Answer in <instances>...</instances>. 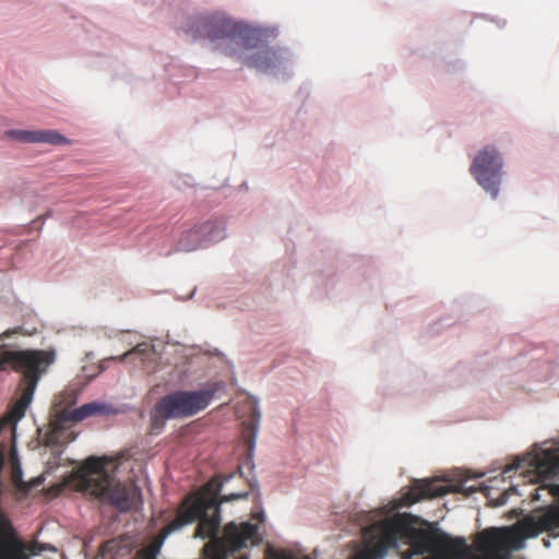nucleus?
Wrapping results in <instances>:
<instances>
[{
    "label": "nucleus",
    "instance_id": "nucleus-1",
    "mask_svg": "<svg viewBox=\"0 0 559 559\" xmlns=\"http://www.w3.org/2000/svg\"><path fill=\"white\" fill-rule=\"evenodd\" d=\"M523 469L531 475L530 483H542L530 492L532 501L542 500L543 492L552 497L555 502L533 510L511 527L489 528L480 532L476 538L477 549L489 557L508 556L512 550L524 547L526 538L547 533L548 537L559 538V484H544L546 479L559 474V448H535L524 457L516 460L510 469Z\"/></svg>",
    "mask_w": 559,
    "mask_h": 559
},
{
    "label": "nucleus",
    "instance_id": "nucleus-2",
    "mask_svg": "<svg viewBox=\"0 0 559 559\" xmlns=\"http://www.w3.org/2000/svg\"><path fill=\"white\" fill-rule=\"evenodd\" d=\"M403 537L412 538L408 556L403 559L426 554L423 559H463L468 554L465 538H453L440 530H415L407 515L395 514L362 527L361 542L348 559H384Z\"/></svg>",
    "mask_w": 559,
    "mask_h": 559
},
{
    "label": "nucleus",
    "instance_id": "nucleus-3",
    "mask_svg": "<svg viewBox=\"0 0 559 559\" xmlns=\"http://www.w3.org/2000/svg\"><path fill=\"white\" fill-rule=\"evenodd\" d=\"M56 359L53 349H24L7 350L0 357V371L10 366L13 370L22 372L21 396L15 402L11 414L20 419L32 402L35 389L43 373H45Z\"/></svg>",
    "mask_w": 559,
    "mask_h": 559
},
{
    "label": "nucleus",
    "instance_id": "nucleus-4",
    "mask_svg": "<svg viewBox=\"0 0 559 559\" xmlns=\"http://www.w3.org/2000/svg\"><path fill=\"white\" fill-rule=\"evenodd\" d=\"M221 389L222 384L215 382L201 390L176 391L165 395L150 413L151 433L158 435L167 419L191 417L205 409Z\"/></svg>",
    "mask_w": 559,
    "mask_h": 559
},
{
    "label": "nucleus",
    "instance_id": "nucleus-5",
    "mask_svg": "<svg viewBox=\"0 0 559 559\" xmlns=\"http://www.w3.org/2000/svg\"><path fill=\"white\" fill-rule=\"evenodd\" d=\"M106 461L100 457L91 456L86 459L76 473V487L95 497L109 502L120 511L130 508V499L127 488L120 484L114 473H109Z\"/></svg>",
    "mask_w": 559,
    "mask_h": 559
},
{
    "label": "nucleus",
    "instance_id": "nucleus-6",
    "mask_svg": "<svg viewBox=\"0 0 559 559\" xmlns=\"http://www.w3.org/2000/svg\"><path fill=\"white\" fill-rule=\"evenodd\" d=\"M194 39L206 38L218 40L228 38L239 47H249L253 38V31L247 26L235 23L230 19L219 15L200 16L194 19L188 29Z\"/></svg>",
    "mask_w": 559,
    "mask_h": 559
},
{
    "label": "nucleus",
    "instance_id": "nucleus-7",
    "mask_svg": "<svg viewBox=\"0 0 559 559\" xmlns=\"http://www.w3.org/2000/svg\"><path fill=\"white\" fill-rule=\"evenodd\" d=\"M502 167V158L497 148L491 145H487L480 150L471 165V174L492 199H496L499 194Z\"/></svg>",
    "mask_w": 559,
    "mask_h": 559
},
{
    "label": "nucleus",
    "instance_id": "nucleus-8",
    "mask_svg": "<svg viewBox=\"0 0 559 559\" xmlns=\"http://www.w3.org/2000/svg\"><path fill=\"white\" fill-rule=\"evenodd\" d=\"M449 492V486L438 481L415 480L413 486L400 498V506L409 507L423 499L442 497Z\"/></svg>",
    "mask_w": 559,
    "mask_h": 559
},
{
    "label": "nucleus",
    "instance_id": "nucleus-9",
    "mask_svg": "<svg viewBox=\"0 0 559 559\" xmlns=\"http://www.w3.org/2000/svg\"><path fill=\"white\" fill-rule=\"evenodd\" d=\"M7 134L20 142L25 143H48L52 145H66L70 141L55 130H10Z\"/></svg>",
    "mask_w": 559,
    "mask_h": 559
},
{
    "label": "nucleus",
    "instance_id": "nucleus-10",
    "mask_svg": "<svg viewBox=\"0 0 559 559\" xmlns=\"http://www.w3.org/2000/svg\"><path fill=\"white\" fill-rule=\"evenodd\" d=\"M253 39H255V32H253V38L249 40V47L243 48H257V50L248 57L242 58L239 56L238 58L242 59L248 67L260 71H267L269 69L275 67L276 62L280 60V56L276 53V51L266 46L259 47L257 44H252L251 41Z\"/></svg>",
    "mask_w": 559,
    "mask_h": 559
},
{
    "label": "nucleus",
    "instance_id": "nucleus-11",
    "mask_svg": "<svg viewBox=\"0 0 559 559\" xmlns=\"http://www.w3.org/2000/svg\"><path fill=\"white\" fill-rule=\"evenodd\" d=\"M105 411V405L96 402L86 403L82 405L79 408L75 409H62L57 420L53 423V433H57V430L59 428H62V425L66 423H79L83 419L97 415L103 414Z\"/></svg>",
    "mask_w": 559,
    "mask_h": 559
},
{
    "label": "nucleus",
    "instance_id": "nucleus-12",
    "mask_svg": "<svg viewBox=\"0 0 559 559\" xmlns=\"http://www.w3.org/2000/svg\"><path fill=\"white\" fill-rule=\"evenodd\" d=\"M205 247L225 237V222L221 218L209 219L193 226Z\"/></svg>",
    "mask_w": 559,
    "mask_h": 559
},
{
    "label": "nucleus",
    "instance_id": "nucleus-13",
    "mask_svg": "<svg viewBox=\"0 0 559 559\" xmlns=\"http://www.w3.org/2000/svg\"><path fill=\"white\" fill-rule=\"evenodd\" d=\"M248 409L251 412V416L248 421H243L245 426V438L249 444V448L253 447L261 413L258 408V402L251 397L246 401Z\"/></svg>",
    "mask_w": 559,
    "mask_h": 559
},
{
    "label": "nucleus",
    "instance_id": "nucleus-14",
    "mask_svg": "<svg viewBox=\"0 0 559 559\" xmlns=\"http://www.w3.org/2000/svg\"><path fill=\"white\" fill-rule=\"evenodd\" d=\"M204 247L205 246L198 230H195V228L192 227L180 235L177 241L176 250L182 252H190Z\"/></svg>",
    "mask_w": 559,
    "mask_h": 559
},
{
    "label": "nucleus",
    "instance_id": "nucleus-15",
    "mask_svg": "<svg viewBox=\"0 0 559 559\" xmlns=\"http://www.w3.org/2000/svg\"><path fill=\"white\" fill-rule=\"evenodd\" d=\"M150 349V346L146 343H141L135 345L132 349L129 352H126L120 359H126L127 357L133 355V354H144Z\"/></svg>",
    "mask_w": 559,
    "mask_h": 559
},
{
    "label": "nucleus",
    "instance_id": "nucleus-16",
    "mask_svg": "<svg viewBox=\"0 0 559 559\" xmlns=\"http://www.w3.org/2000/svg\"><path fill=\"white\" fill-rule=\"evenodd\" d=\"M516 487L512 486L509 490H506L503 493L500 495L499 498L495 501L493 506L500 507L507 503L508 497L511 492H516Z\"/></svg>",
    "mask_w": 559,
    "mask_h": 559
},
{
    "label": "nucleus",
    "instance_id": "nucleus-17",
    "mask_svg": "<svg viewBox=\"0 0 559 559\" xmlns=\"http://www.w3.org/2000/svg\"><path fill=\"white\" fill-rule=\"evenodd\" d=\"M141 559H156V558H155V555H154V554L145 552V554H143V556L141 557Z\"/></svg>",
    "mask_w": 559,
    "mask_h": 559
},
{
    "label": "nucleus",
    "instance_id": "nucleus-18",
    "mask_svg": "<svg viewBox=\"0 0 559 559\" xmlns=\"http://www.w3.org/2000/svg\"><path fill=\"white\" fill-rule=\"evenodd\" d=\"M247 496H248V493H245V495H231L227 500L245 498Z\"/></svg>",
    "mask_w": 559,
    "mask_h": 559
},
{
    "label": "nucleus",
    "instance_id": "nucleus-19",
    "mask_svg": "<svg viewBox=\"0 0 559 559\" xmlns=\"http://www.w3.org/2000/svg\"><path fill=\"white\" fill-rule=\"evenodd\" d=\"M542 542H543L544 547H546V548H549L551 546V543L548 538H543Z\"/></svg>",
    "mask_w": 559,
    "mask_h": 559
},
{
    "label": "nucleus",
    "instance_id": "nucleus-20",
    "mask_svg": "<svg viewBox=\"0 0 559 559\" xmlns=\"http://www.w3.org/2000/svg\"><path fill=\"white\" fill-rule=\"evenodd\" d=\"M10 335H11V332L9 330L3 333L4 337H9Z\"/></svg>",
    "mask_w": 559,
    "mask_h": 559
},
{
    "label": "nucleus",
    "instance_id": "nucleus-21",
    "mask_svg": "<svg viewBox=\"0 0 559 559\" xmlns=\"http://www.w3.org/2000/svg\"><path fill=\"white\" fill-rule=\"evenodd\" d=\"M229 56H236L237 55V51L234 49L231 51L228 52Z\"/></svg>",
    "mask_w": 559,
    "mask_h": 559
}]
</instances>
